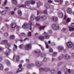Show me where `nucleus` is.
<instances>
[{"mask_svg":"<svg viewBox=\"0 0 74 74\" xmlns=\"http://www.w3.org/2000/svg\"><path fill=\"white\" fill-rule=\"evenodd\" d=\"M39 70L40 71H44L45 72H47V71H48L49 70V69L48 68H47L46 67L42 68L40 67L39 68Z\"/></svg>","mask_w":74,"mask_h":74,"instance_id":"obj_1","label":"nucleus"},{"mask_svg":"<svg viewBox=\"0 0 74 74\" xmlns=\"http://www.w3.org/2000/svg\"><path fill=\"white\" fill-rule=\"evenodd\" d=\"M52 27L54 30H58V29H59V27L58 25L53 24L52 25Z\"/></svg>","mask_w":74,"mask_h":74,"instance_id":"obj_2","label":"nucleus"},{"mask_svg":"<svg viewBox=\"0 0 74 74\" xmlns=\"http://www.w3.org/2000/svg\"><path fill=\"white\" fill-rule=\"evenodd\" d=\"M67 46L69 48H72L73 46H74V45H73V43L71 42H69L67 43Z\"/></svg>","mask_w":74,"mask_h":74,"instance_id":"obj_3","label":"nucleus"},{"mask_svg":"<svg viewBox=\"0 0 74 74\" xmlns=\"http://www.w3.org/2000/svg\"><path fill=\"white\" fill-rule=\"evenodd\" d=\"M32 46L30 44H27L25 47V49L26 50H29L30 49H31Z\"/></svg>","mask_w":74,"mask_h":74,"instance_id":"obj_4","label":"nucleus"},{"mask_svg":"<svg viewBox=\"0 0 74 74\" xmlns=\"http://www.w3.org/2000/svg\"><path fill=\"white\" fill-rule=\"evenodd\" d=\"M34 66V64H29L27 65V69H30Z\"/></svg>","mask_w":74,"mask_h":74,"instance_id":"obj_5","label":"nucleus"},{"mask_svg":"<svg viewBox=\"0 0 74 74\" xmlns=\"http://www.w3.org/2000/svg\"><path fill=\"white\" fill-rule=\"evenodd\" d=\"M35 64L37 66H40L42 65V62L38 61H37L35 62Z\"/></svg>","mask_w":74,"mask_h":74,"instance_id":"obj_6","label":"nucleus"},{"mask_svg":"<svg viewBox=\"0 0 74 74\" xmlns=\"http://www.w3.org/2000/svg\"><path fill=\"white\" fill-rule=\"evenodd\" d=\"M22 27L23 29H27L29 27V25L27 23H24L22 25Z\"/></svg>","mask_w":74,"mask_h":74,"instance_id":"obj_7","label":"nucleus"},{"mask_svg":"<svg viewBox=\"0 0 74 74\" xmlns=\"http://www.w3.org/2000/svg\"><path fill=\"white\" fill-rule=\"evenodd\" d=\"M16 23H12L10 25V27L11 28H15V27H16Z\"/></svg>","mask_w":74,"mask_h":74,"instance_id":"obj_8","label":"nucleus"},{"mask_svg":"<svg viewBox=\"0 0 74 74\" xmlns=\"http://www.w3.org/2000/svg\"><path fill=\"white\" fill-rule=\"evenodd\" d=\"M64 58L66 60H68L70 58V56L68 55H64Z\"/></svg>","mask_w":74,"mask_h":74,"instance_id":"obj_9","label":"nucleus"},{"mask_svg":"<svg viewBox=\"0 0 74 74\" xmlns=\"http://www.w3.org/2000/svg\"><path fill=\"white\" fill-rule=\"evenodd\" d=\"M59 17L60 18H62L63 17V13L61 12L59 13Z\"/></svg>","mask_w":74,"mask_h":74,"instance_id":"obj_10","label":"nucleus"},{"mask_svg":"<svg viewBox=\"0 0 74 74\" xmlns=\"http://www.w3.org/2000/svg\"><path fill=\"white\" fill-rule=\"evenodd\" d=\"M29 25V30H32V26L33 25V24H32V23L30 21H29V23H28Z\"/></svg>","mask_w":74,"mask_h":74,"instance_id":"obj_11","label":"nucleus"},{"mask_svg":"<svg viewBox=\"0 0 74 74\" xmlns=\"http://www.w3.org/2000/svg\"><path fill=\"white\" fill-rule=\"evenodd\" d=\"M39 40L42 41L44 40V37L42 36H39Z\"/></svg>","mask_w":74,"mask_h":74,"instance_id":"obj_12","label":"nucleus"},{"mask_svg":"<svg viewBox=\"0 0 74 74\" xmlns=\"http://www.w3.org/2000/svg\"><path fill=\"white\" fill-rule=\"evenodd\" d=\"M30 0L26 1L25 3V4L26 5H30Z\"/></svg>","mask_w":74,"mask_h":74,"instance_id":"obj_13","label":"nucleus"},{"mask_svg":"<svg viewBox=\"0 0 74 74\" xmlns=\"http://www.w3.org/2000/svg\"><path fill=\"white\" fill-rule=\"evenodd\" d=\"M14 47L13 48V51H15L17 49V47L16 45L15 44H14Z\"/></svg>","mask_w":74,"mask_h":74,"instance_id":"obj_14","label":"nucleus"},{"mask_svg":"<svg viewBox=\"0 0 74 74\" xmlns=\"http://www.w3.org/2000/svg\"><path fill=\"white\" fill-rule=\"evenodd\" d=\"M58 48L59 49L61 50V51H62V50H63L64 49V48L62 46H60L58 47Z\"/></svg>","mask_w":74,"mask_h":74,"instance_id":"obj_15","label":"nucleus"},{"mask_svg":"<svg viewBox=\"0 0 74 74\" xmlns=\"http://www.w3.org/2000/svg\"><path fill=\"white\" fill-rule=\"evenodd\" d=\"M67 13L69 14H71L72 12V11L71 10V9L69 8L67 11Z\"/></svg>","mask_w":74,"mask_h":74,"instance_id":"obj_16","label":"nucleus"},{"mask_svg":"<svg viewBox=\"0 0 74 74\" xmlns=\"http://www.w3.org/2000/svg\"><path fill=\"white\" fill-rule=\"evenodd\" d=\"M68 28L69 29V30L71 32V31H73V30H74V28L72 27H70V26H69L68 27Z\"/></svg>","mask_w":74,"mask_h":74,"instance_id":"obj_17","label":"nucleus"},{"mask_svg":"<svg viewBox=\"0 0 74 74\" xmlns=\"http://www.w3.org/2000/svg\"><path fill=\"white\" fill-rule=\"evenodd\" d=\"M62 59H63V55H62L61 56H60L58 57V60H60Z\"/></svg>","mask_w":74,"mask_h":74,"instance_id":"obj_18","label":"nucleus"},{"mask_svg":"<svg viewBox=\"0 0 74 74\" xmlns=\"http://www.w3.org/2000/svg\"><path fill=\"white\" fill-rule=\"evenodd\" d=\"M22 71V69L21 68H19L18 70H17L16 72L17 73H19V72L20 71Z\"/></svg>","mask_w":74,"mask_h":74,"instance_id":"obj_19","label":"nucleus"},{"mask_svg":"<svg viewBox=\"0 0 74 74\" xmlns=\"http://www.w3.org/2000/svg\"><path fill=\"white\" fill-rule=\"evenodd\" d=\"M13 1V3L14 4H15V5H16L17 4V1L16 0H12Z\"/></svg>","mask_w":74,"mask_h":74,"instance_id":"obj_20","label":"nucleus"},{"mask_svg":"<svg viewBox=\"0 0 74 74\" xmlns=\"http://www.w3.org/2000/svg\"><path fill=\"white\" fill-rule=\"evenodd\" d=\"M45 26H44L43 27L40 26L39 27V30H41V29H44V28H45Z\"/></svg>","mask_w":74,"mask_h":74,"instance_id":"obj_21","label":"nucleus"},{"mask_svg":"<svg viewBox=\"0 0 74 74\" xmlns=\"http://www.w3.org/2000/svg\"><path fill=\"white\" fill-rule=\"evenodd\" d=\"M1 14H2V15H5L6 14V11H2Z\"/></svg>","mask_w":74,"mask_h":74,"instance_id":"obj_22","label":"nucleus"},{"mask_svg":"<svg viewBox=\"0 0 74 74\" xmlns=\"http://www.w3.org/2000/svg\"><path fill=\"white\" fill-rule=\"evenodd\" d=\"M15 38V36L14 35H11L10 36V38L12 40H13Z\"/></svg>","mask_w":74,"mask_h":74,"instance_id":"obj_23","label":"nucleus"},{"mask_svg":"<svg viewBox=\"0 0 74 74\" xmlns=\"http://www.w3.org/2000/svg\"><path fill=\"white\" fill-rule=\"evenodd\" d=\"M40 56L41 58H43V57H44L45 56V54H42V53H40Z\"/></svg>","mask_w":74,"mask_h":74,"instance_id":"obj_24","label":"nucleus"},{"mask_svg":"<svg viewBox=\"0 0 74 74\" xmlns=\"http://www.w3.org/2000/svg\"><path fill=\"white\" fill-rule=\"evenodd\" d=\"M45 39H49V36L47 35L45 36Z\"/></svg>","mask_w":74,"mask_h":74,"instance_id":"obj_25","label":"nucleus"},{"mask_svg":"<svg viewBox=\"0 0 74 74\" xmlns=\"http://www.w3.org/2000/svg\"><path fill=\"white\" fill-rule=\"evenodd\" d=\"M8 42V41L6 40H3L2 41V43H7Z\"/></svg>","mask_w":74,"mask_h":74,"instance_id":"obj_26","label":"nucleus"},{"mask_svg":"<svg viewBox=\"0 0 74 74\" xmlns=\"http://www.w3.org/2000/svg\"><path fill=\"white\" fill-rule=\"evenodd\" d=\"M23 44L21 45H19V48L20 49H22V48H23Z\"/></svg>","mask_w":74,"mask_h":74,"instance_id":"obj_27","label":"nucleus"},{"mask_svg":"<svg viewBox=\"0 0 74 74\" xmlns=\"http://www.w3.org/2000/svg\"><path fill=\"white\" fill-rule=\"evenodd\" d=\"M31 19H36V17L34 15H32L31 16Z\"/></svg>","mask_w":74,"mask_h":74,"instance_id":"obj_28","label":"nucleus"},{"mask_svg":"<svg viewBox=\"0 0 74 74\" xmlns=\"http://www.w3.org/2000/svg\"><path fill=\"white\" fill-rule=\"evenodd\" d=\"M18 13L19 15H22V12H21L20 10H18Z\"/></svg>","mask_w":74,"mask_h":74,"instance_id":"obj_29","label":"nucleus"},{"mask_svg":"<svg viewBox=\"0 0 74 74\" xmlns=\"http://www.w3.org/2000/svg\"><path fill=\"white\" fill-rule=\"evenodd\" d=\"M37 7L38 8L40 6V3L39 2H38L37 3Z\"/></svg>","mask_w":74,"mask_h":74,"instance_id":"obj_30","label":"nucleus"},{"mask_svg":"<svg viewBox=\"0 0 74 74\" xmlns=\"http://www.w3.org/2000/svg\"><path fill=\"white\" fill-rule=\"evenodd\" d=\"M19 56H18L16 58V62H19Z\"/></svg>","mask_w":74,"mask_h":74,"instance_id":"obj_31","label":"nucleus"},{"mask_svg":"<svg viewBox=\"0 0 74 74\" xmlns=\"http://www.w3.org/2000/svg\"><path fill=\"white\" fill-rule=\"evenodd\" d=\"M19 7H26V5H21L18 6Z\"/></svg>","mask_w":74,"mask_h":74,"instance_id":"obj_32","label":"nucleus"},{"mask_svg":"<svg viewBox=\"0 0 74 74\" xmlns=\"http://www.w3.org/2000/svg\"><path fill=\"white\" fill-rule=\"evenodd\" d=\"M16 29L17 30H19L20 29V27L18 26H16Z\"/></svg>","mask_w":74,"mask_h":74,"instance_id":"obj_33","label":"nucleus"},{"mask_svg":"<svg viewBox=\"0 0 74 74\" xmlns=\"http://www.w3.org/2000/svg\"><path fill=\"white\" fill-rule=\"evenodd\" d=\"M0 69L1 70H3V66L1 64H0Z\"/></svg>","mask_w":74,"mask_h":74,"instance_id":"obj_34","label":"nucleus"},{"mask_svg":"<svg viewBox=\"0 0 74 74\" xmlns=\"http://www.w3.org/2000/svg\"><path fill=\"white\" fill-rule=\"evenodd\" d=\"M4 37H7L8 36V33H5L4 34Z\"/></svg>","mask_w":74,"mask_h":74,"instance_id":"obj_35","label":"nucleus"},{"mask_svg":"<svg viewBox=\"0 0 74 74\" xmlns=\"http://www.w3.org/2000/svg\"><path fill=\"white\" fill-rule=\"evenodd\" d=\"M52 55L53 56H55L56 55H57V53L56 52H54Z\"/></svg>","mask_w":74,"mask_h":74,"instance_id":"obj_36","label":"nucleus"},{"mask_svg":"<svg viewBox=\"0 0 74 74\" xmlns=\"http://www.w3.org/2000/svg\"><path fill=\"white\" fill-rule=\"evenodd\" d=\"M40 52V50L39 49L37 50L36 51H34V52H35V53H39V52Z\"/></svg>","mask_w":74,"mask_h":74,"instance_id":"obj_37","label":"nucleus"},{"mask_svg":"<svg viewBox=\"0 0 74 74\" xmlns=\"http://www.w3.org/2000/svg\"><path fill=\"white\" fill-rule=\"evenodd\" d=\"M43 13L45 14H47V11L46 10H44L43 11Z\"/></svg>","mask_w":74,"mask_h":74,"instance_id":"obj_38","label":"nucleus"},{"mask_svg":"<svg viewBox=\"0 0 74 74\" xmlns=\"http://www.w3.org/2000/svg\"><path fill=\"white\" fill-rule=\"evenodd\" d=\"M47 59L46 57H44L43 60V62H45L46 61H47Z\"/></svg>","mask_w":74,"mask_h":74,"instance_id":"obj_39","label":"nucleus"},{"mask_svg":"<svg viewBox=\"0 0 74 74\" xmlns=\"http://www.w3.org/2000/svg\"><path fill=\"white\" fill-rule=\"evenodd\" d=\"M51 74H54L55 73V71L54 70H52L51 71Z\"/></svg>","mask_w":74,"mask_h":74,"instance_id":"obj_40","label":"nucleus"},{"mask_svg":"<svg viewBox=\"0 0 74 74\" xmlns=\"http://www.w3.org/2000/svg\"><path fill=\"white\" fill-rule=\"evenodd\" d=\"M5 54L7 56H8V55H10V51H8V52H6L5 53Z\"/></svg>","mask_w":74,"mask_h":74,"instance_id":"obj_41","label":"nucleus"},{"mask_svg":"<svg viewBox=\"0 0 74 74\" xmlns=\"http://www.w3.org/2000/svg\"><path fill=\"white\" fill-rule=\"evenodd\" d=\"M5 46H6V47H10V44L8 43H7L6 45Z\"/></svg>","mask_w":74,"mask_h":74,"instance_id":"obj_42","label":"nucleus"},{"mask_svg":"<svg viewBox=\"0 0 74 74\" xmlns=\"http://www.w3.org/2000/svg\"><path fill=\"white\" fill-rule=\"evenodd\" d=\"M52 19H58V17L56 16H53L51 17Z\"/></svg>","mask_w":74,"mask_h":74,"instance_id":"obj_43","label":"nucleus"},{"mask_svg":"<svg viewBox=\"0 0 74 74\" xmlns=\"http://www.w3.org/2000/svg\"><path fill=\"white\" fill-rule=\"evenodd\" d=\"M41 18L42 19H46L47 18V17L45 16H43L42 17H41Z\"/></svg>","mask_w":74,"mask_h":74,"instance_id":"obj_44","label":"nucleus"},{"mask_svg":"<svg viewBox=\"0 0 74 74\" xmlns=\"http://www.w3.org/2000/svg\"><path fill=\"white\" fill-rule=\"evenodd\" d=\"M5 62H6V63H7V64L8 65V64H10V62H9V61H8V60H5Z\"/></svg>","mask_w":74,"mask_h":74,"instance_id":"obj_45","label":"nucleus"},{"mask_svg":"<svg viewBox=\"0 0 74 74\" xmlns=\"http://www.w3.org/2000/svg\"><path fill=\"white\" fill-rule=\"evenodd\" d=\"M30 3H31V4H34L35 3V1H30Z\"/></svg>","mask_w":74,"mask_h":74,"instance_id":"obj_46","label":"nucleus"},{"mask_svg":"<svg viewBox=\"0 0 74 74\" xmlns=\"http://www.w3.org/2000/svg\"><path fill=\"white\" fill-rule=\"evenodd\" d=\"M46 8H49L50 6L49 5L47 4L46 5Z\"/></svg>","mask_w":74,"mask_h":74,"instance_id":"obj_47","label":"nucleus"},{"mask_svg":"<svg viewBox=\"0 0 74 74\" xmlns=\"http://www.w3.org/2000/svg\"><path fill=\"white\" fill-rule=\"evenodd\" d=\"M10 13L11 14V15H14V14H15V12L14 11H12Z\"/></svg>","mask_w":74,"mask_h":74,"instance_id":"obj_48","label":"nucleus"},{"mask_svg":"<svg viewBox=\"0 0 74 74\" xmlns=\"http://www.w3.org/2000/svg\"><path fill=\"white\" fill-rule=\"evenodd\" d=\"M52 20L53 21L56 22V21H58V19H52Z\"/></svg>","mask_w":74,"mask_h":74,"instance_id":"obj_49","label":"nucleus"},{"mask_svg":"<svg viewBox=\"0 0 74 74\" xmlns=\"http://www.w3.org/2000/svg\"><path fill=\"white\" fill-rule=\"evenodd\" d=\"M66 18H67V19H70V18H68L67 17V15H65L64 16V19H66Z\"/></svg>","mask_w":74,"mask_h":74,"instance_id":"obj_50","label":"nucleus"},{"mask_svg":"<svg viewBox=\"0 0 74 74\" xmlns=\"http://www.w3.org/2000/svg\"><path fill=\"white\" fill-rule=\"evenodd\" d=\"M66 28H63L62 30V32H65V31H66Z\"/></svg>","mask_w":74,"mask_h":74,"instance_id":"obj_51","label":"nucleus"},{"mask_svg":"<svg viewBox=\"0 0 74 74\" xmlns=\"http://www.w3.org/2000/svg\"><path fill=\"white\" fill-rule=\"evenodd\" d=\"M28 36H29V37L31 36V32H28Z\"/></svg>","mask_w":74,"mask_h":74,"instance_id":"obj_52","label":"nucleus"},{"mask_svg":"<svg viewBox=\"0 0 74 74\" xmlns=\"http://www.w3.org/2000/svg\"><path fill=\"white\" fill-rule=\"evenodd\" d=\"M70 21V19H67L66 20V22H69Z\"/></svg>","mask_w":74,"mask_h":74,"instance_id":"obj_53","label":"nucleus"},{"mask_svg":"<svg viewBox=\"0 0 74 74\" xmlns=\"http://www.w3.org/2000/svg\"><path fill=\"white\" fill-rule=\"evenodd\" d=\"M40 16H38L35 17V19H40Z\"/></svg>","mask_w":74,"mask_h":74,"instance_id":"obj_54","label":"nucleus"},{"mask_svg":"<svg viewBox=\"0 0 74 74\" xmlns=\"http://www.w3.org/2000/svg\"><path fill=\"white\" fill-rule=\"evenodd\" d=\"M63 0H60V4L62 5L63 4Z\"/></svg>","mask_w":74,"mask_h":74,"instance_id":"obj_55","label":"nucleus"},{"mask_svg":"<svg viewBox=\"0 0 74 74\" xmlns=\"http://www.w3.org/2000/svg\"><path fill=\"white\" fill-rule=\"evenodd\" d=\"M22 65L21 64H20L19 65V68H22Z\"/></svg>","mask_w":74,"mask_h":74,"instance_id":"obj_56","label":"nucleus"},{"mask_svg":"<svg viewBox=\"0 0 74 74\" xmlns=\"http://www.w3.org/2000/svg\"><path fill=\"white\" fill-rule=\"evenodd\" d=\"M52 51H53V50L52 49H49V52H52Z\"/></svg>","mask_w":74,"mask_h":74,"instance_id":"obj_57","label":"nucleus"},{"mask_svg":"<svg viewBox=\"0 0 74 74\" xmlns=\"http://www.w3.org/2000/svg\"><path fill=\"white\" fill-rule=\"evenodd\" d=\"M68 71L69 73H71V71H70V69H69L68 70Z\"/></svg>","mask_w":74,"mask_h":74,"instance_id":"obj_58","label":"nucleus"},{"mask_svg":"<svg viewBox=\"0 0 74 74\" xmlns=\"http://www.w3.org/2000/svg\"><path fill=\"white\" fill-rule=\"evenodd\" d=\"M69 4V2L67 1L65 2V5H67Z\"/></svg>","mask_w":74,"mask_h":74,"instance_id":"obj_59","label":"nucleus"},{"mask_svg":"<svg viewBox=\"0 0 74 74\" xmlns=\"http://www.w3.org/2000/svg\"><path fill=\"white\" fill-rule=\"evenodd\" d=\"M47 1L48 2V3H52V1H51V0H47Z\"/></svg>","mask_w":74,"mask_h":74,"instance_id":"obj_60","label":"nucleus"},{"mask_svg":"<svg viewBox=\"0 0 74 74\" xmlns=\"http://www.w3.org/2000/svg\"><path fill=\"white\" fill-rule=\"evenodd\" d=\"M21 35H22V36H25L26 35V34H25L24 33H21Z\"/></svg>","mask_w":74,"mask_h":74,"instance_id":"obj_61","label":"nucleus"},{"mask_svg":"<svg viewBox=\"0 0 74 74\" xmlns=\"http://www.w3.org/2000/svg\"><path fill=\"white\" fill-rule=\"evenodd\" d=\"M71 26H72V27H74V23H71Z\"/></svg>","mask_w":74,"mask_h":74,"instance_id":"obj_62","label":"nucleus"},{"mask_svg":"<svg viewBox=\"0 0 74 74\" xmlns=\"http://www.w3.org/2000/svg\"><path fill=\"white\" fill-rule=\"evenodd\" d=\"M58 74H62V72L60 71H58Z\"/></svg>","mask_w":74,"mask_h":74,"instance_id":"obj_63","label":"nucleus"},{"mask_svg":"<svg viewBox=\"0 0 74 74\" xmlns=\"http://www.w3.org/2000/svg\"><path fill=\"white\" fill-rule=\"evenodd\" d=\"M8 74H13L11 72H9L8 73Z\"/></svg>","mask_w":74,"mask_h":74,"instance_id":"obj_64","label":"nucleus"}]
</instances>
